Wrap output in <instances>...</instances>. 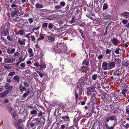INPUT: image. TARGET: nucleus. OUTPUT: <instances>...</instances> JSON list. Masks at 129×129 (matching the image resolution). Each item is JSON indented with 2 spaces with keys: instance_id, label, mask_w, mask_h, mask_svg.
<instances>
[{
  "instance_id": "obj_12",
  "label": "nucleus",
  "mask_w": 129,
  "mask_h": 129,
  "mask_svg": "<svg viewBox=\"0 0 129 129\" xmlns=\"http://www.w3.org/2000/svg\"><path fill=\"white\" fill-rule=\"evenodd\" d=\"M108 63L106 62H104L102 64V67L104 70H106L108 69Z\"/></svg>"
},
{
  "instance_id": "obj_13",
  "label": "nucleus",
  "mask_w": 129,
  "mask_h": 129,
  "mask_svg": "<svg viewBox=\"0 0 129 129\" xmlns=\"http://www.w3.org/2000/svg\"><path fill=\"white\" fill-rule=\"evenodd\" d=\"M61 118L62 119L66 121H70V118L68 116H62L61 117Z\"/></svg>"
},
{
  "instance_id": "obj_26",
  "label": "nucleus",
  "mask_w": 129,
  "mask_h": 129,
  "mask_svg": "<svg viewBox=\"0 0 129 129\" xmlns=\"http://www.w3.org/2000/svg\"><path fill=\"white\" fill-rule=\"evenodd\" d=\"M98 75L97 74H95L92 76V80H95L97 79Z\"/></svg>"
},
{
  "instance_id": "obj_20",
  "label": "nucleus",
  "mask_w": 129,
  "mask_h": 129,
  "mask_svg": "<svg viewBox=\"0 0 129 129\" xmlns=\"http://www.w3.org/2000/svg\"><path fill=\"white\" fill-rule=\"evenodd\" d=\"M54 27H56L54 26V25L51 23H49L48 25V28L50 29L51 30Z\"/></svg>"
},
{
  "instance_id": "obj_41",
  "label": "nucleus",
  "mask_w": 129,
  "mask_h": 129,
  "mask_svg": "<svg viewBox=\"0 0 129 129\" xmlns=\"http://www.w3.org/2000/svg\"><path fill=\"white\" fill-rule=\"evenodd\" d=\"M122 22L124 24H125L127 23L128 21L124 19H123Z\"/></svg>"
},
{
  "instance_id": "obj_50",
  "label": "nucleus",
  "mask_w": 129,
  "mask_h": 129,
  "mask_svg": "<svg viewBox=\"0 0 129 129\" xmlns=\"http://www.w3.org/2000/svg\"><path fill=\"white\" fill-rule=\"evenodd\" d=\"M110 118L111 120H114L115 117L114 116L112 115L110 116Z\"/></svg>"
},
{
  "instance_id": "obj_62",
  "label": "nucleus",
  "mask_w": 129,
  "mask_h": 129,
  "mask_svg": "<svg viewBox=\"0 0 129 129\" xmlns=\"http://www.w3.org/2000/svg\"><path fill=\"white\" fill-rule=\"evenodd\" d=\"M22 120L21 119H20L19 120L18 122V124L20 123L22 121Z\"/></svg>"
},
{
  "instance_id": "obj_52",
  "label": "nucleus",
  "mask_w": 129,
  "mask_h": 129,
  "mask_svg": "<svg viewBox=\"0 0 129 129\" xmlns=\"http://www.w3.org/2000/svg\"><path fill=\"white\" fill-rule=\"evenodd\" d=\"M25 63H23L21 64L20 66L22 68H24L25 67Z\"/></svg>"
},
{
  "instance_id": "obj_2",
  "label": "nucleus",
  "mask_w": 129,
  "mask_h": 129,
  "mask_svg": "<svg viewBox=\"0 0 129 129\" xmlns=\"http://www.w3.org/2000/svg\"><path fill=\"white\" fill-rule=\"evenodd\" d=\"M95 88V87L93 86L89 87L87 89V94L88 95H91V92L94 91Z\"/></svg>"
},
{
  "instance_id": "obj_22",
  "label": "nucleus",
  "mask_w": 129,
  "mask_h": 129,
  "mask_svg": "<svg viewBox=\"0 0 129 129\" xmlns=\"http://www.w3.org/2000/svg\"><path fill=\"white\" fill-rule=\"evenodd\" d=\"M8 32V31L7 30H3L2 33V34L1 35L2 37L3 36H6L7 35Z\"/></svg>"
},
{
  "instance_id": "obj_48",
  "label": "nucleus",
  "mask_w": 129,
  "mask_h": 129,
  "mask_svg": "<svg viewBox=\"0 0 129 129\" xmlns=\"http://www.w3.org/2000/svg\"><path fill=\"white\" fill-rule=\"evenodd\" d=\"M106 54H108L111 53V51L110 50L108 49L106 50Z\"/></svg>"
},
{
  "instance_id": "obj_17",
  "label": "nucleus",
  "mask_w": 129,
  "mask_h": 129,
  "mask_svg": "<svg viewBox=\"0 0 129 129\" xmlns=\"http://www.w3.org/2000/svg\"><path fill=\"white\" fill-rule=\"evenodd\" d=\"M48 23L45 22L43 23L42 25V27L45 30H46L47 29Z\"/></svg>"
},
{
  "instance_id": "obj_5",
  "label": "nucleus",
  "mask_w": 129,
  "mask_h": 129,
  "mask_svg": "<svg viewBox=\"0 0 129 129\" xmlns=\"http://www.w3.org/2000/svg\"><path fill=\"white\" fill-rule=\"evenodd\" d=\"M9 92V91L8 90H6L3 93H0V98H3L6 96Z\"/></svg>"
},
{
  "instance_id": "obj_54",
  "label": "nucleus",
  "mask_w": 129,
  "mask_h": 129,
  "mask_svg": "<svg viewBox=\"0 0 129 129\" xmlns=\"http://www.w3.org/2000/svg\"><path fill=\"white\" fill-rule=\"evenodd\" d=\"M54 51L55 53H60L59 50H58V49H54ZM53 51H54V50Z\"/></svg>"
},
{
  "instance_id": "obj_18",
  "label": "nucleus",
  "mask_w": 129,
  "mask_h": 129,
  "mask_svg": "<svg viewBox=\"0 0 129 129\" xmlns=\"http://www.w3.org/2000/svg\"><path fill=\"white\" fill-rule=\"evenodd\" d=\"M13 80L15 81V82H17V83L19 82V77L17 76H15L13 78Z\"/></svg>"
},
{
  "instance_id": "obj_56",
  "label": "nucleus",
  "mask_w": 129,
  "mask_h": 129,
  "mask_svg": "<svg viewBox=\"0 0 129 129\" xmlns=\"http://www.w3.org/2000/svg\"><path fill=\"white\" fill-rule=\"evenodd\" d=\"M39 63L38 62H36L35 63L34 65L36 67H38L39 65Z\"/></svg>"
},
{
  "instance_id": "obj_4",
  "label": "nucleus",
  "mask_w": 129,
  "mask_h": 129,
  "mask_svg": "<svg viewBox=\"0 0 129 129\" xmlns=\"http://www.w3.org/2000/svg\"><path fill=\"white\" fill-rule=\"evenodd\" d=\"M116 66L115 63L114 62H110L108 63V69L113 68Z\"/></svg>"
},
{
  "instance_id": "obj_3",
  "label": "nucleus",
  "mask_w": 129,
  "mask_h": 129,
  "mask_svg": "<svg viewBox=\"0 0 129 129\" xmlns=\"http://www.w3.org/2000/svg\"><path fill=\"white\" fill-rule=\"evenodd\" d=\"M15 60V58L13 57L11 59L9 58H5L4 59V61L6 63H12Z\"/></svg>"
},
{
  "instance_id": "obj_33",
  "label": "nucleus",
  "mask_w": 129,
  "mask_h": 129,
  "mask_svg": "<svg viewBox=\"0 0 129 129\" xmlns=\"http://www.w3.org/2000/svg\"><path fill=\"white\" fill-rule=\"evenodd\" d=\"M7 39L10 42H13L14 41V39H12V37H11L10 36H8L7 37Z\"/></svg>"
},
{
  "instance_id": "obj_27",
  "label": "nucleus",
  "mask_w": 129,
  "mask_h": 129,
  "mask_svg": "<svg viewBox=\"0 0 129 129\" xmlns=\"http://www.w3.org/2000/svg\"><path fill=\"white\" fill-rule=\"evenodd\" d=\"M68 126L67 124H63L60 127V129H66L67 128Z\"/></svg>"
},
{
  "instance_id": "obj_28",
  "label": "nucleus",
  "mask_w": 129,
  "mask_h": 129,
  "mask_svg": "<svg viewBox=\"0 0 129 129\" xmlns=\"http://www.w3.org/2000/svg\"><path fill=\"white\" fill-rule=\"evenodd\" d=\"M44 35L43 34H40V38L38 39V41H39L40 40H43L44 38Z\"/></svg>"
},
{
  "instance_id": "obj_58",
  "label": "nucleus",
  "mask_w": 129,
  "mask_h": 129,
  "mask_svg": "<svg viewBox=\"0 0 129 129\" xmlns=\"http://www.w3.org/2000/svg\"><path fill=\"white\" fill-rule=\"evenodd\" d=\"M126 114L127 115H129V108H127L126 111Z\"/></svg>"
},
{
  "instance_id": "obj_34",
  "label": "nucleus",
  "mask_w": 129,
  "mask_h": 129,
  "mask_svg": "<svg viewBox=\"0 0 129 129\" xmlns=\"http://www.w3.org/2000/svg\"><path fill=\"white\" fill-rule=\"evenodd\" d=\"M76 20V18L74 16H73L70 22L71 23H73L75 22Z\"/></svg>"
},
{
  "instance_id": "obj_8",
  "label": "nucleus",
  "mask_w": 129,
  "mask_h": 129,
  "mask_svg": "<svg viewBox=\"0 0 129 129\" xmlns=\"http://www.w3.org/2000/svg\"><path fill=\"white\" fill-rule=\"evenodd\" d=\"M88 69V66L86 67L84 66H83L81 67L80 71L81 72H86Z\"/></svg>"
},
{
  "instance_id": "obj_9",
  "label": "nucleus",
  "mask_w": 129,
  "mask_h": 129,
  "mask_svg": "<svg viewBox=\"0 0 129 129\" xmlns=\"http://www.w3.org/2000/svg\"><path fill=\"white\" fill-rule=\"evenodd\" d=\"M122 16L124 18H129V13L127 11L123 12Z\"/></svg>"
},
{
  "instance_id": "obj_51",
  "label": "nucleus",
  "mask_w": 129,
  "mask_h": 129,
  "mask_svg": "<svg viewBox=\"0 0 129 129\" xmlns=\"http://www.w3.org/2000/svg\"><path fill=\"white\" fill-rule=\"evenodd\" d=\"M30 33L29 34H27L25 36V37L28 38L29 39L30 38V37H29V36L30 35Z\"/></svg>"
},
{
  "instance_id": "obj_59",
  "label": "nucleus",
  "mask_w": 129,
  "mask_h": 129,
  "mask_svg": "<svg viewBox=\"0 0 129 129\" xmlns=\"http://www.w3.org/2000/svg\"><path fill=\"white\" fill-rule=\"evenodd\" d=\"M8 110L9 112H11L12 111V109L11 107H9L8 108Z\"/></svg>"
},
{
  "instance_id": "obj_24",
  "label": "nucleus",
  "mask_w": 129,
  "mask_h": 129,
  "mask_svg": "<svg viewBox=\"0 0 129 129\" xmlns=\"http://www.w3.org/2000/svg\"><path fill=\"white\" fill-rule=\"evenodd\" d=\"M35 6L36 7V8H42L43 7V5L39 3L36 4Z\"/></svg>"
},
{
  "instance_id": "obj_32",
  "label": "nucleus",
  "mask_w": 129,
  "mask_h": 129,
  "mask_svg": "<svg viewBox=\"0 0 129 129\" xmlns=\"http://www.w3.org/2000/svg\"><path fill=\"white\" fill-rule=\"evenodd\" d=\"M18 11H16L15 12H12L11 13V16L12 17L14 16L15 15L17 14L18 12Z\"/></svg>"
},
{
  "instance_id": "obj_49",
  "label": "nucleus",
  "mask_w": 129,
  "mask_h": 129,
  "mask_svg": "<svg viewBox=\"0 0 129 129\" xmlns=\"http://www.w3.org/2000/svg\"><path fill=\"white\" fill-rule=\"evenodd\" d=\"M103 57V55H100L98 57V59L99 60H100Z\"/></svg>"
},
{
  "instance_id": "obj_10",
  "label": "nucleus",
  "mask_w": 129,
  "mask_h": 129,
  "mask_svg": "<svg viewBox=\"0 0 129 129\" xmlns=\"http://www.w3.org/2000/svg\"><path fill=\"white\" fill-rule=\"evenodd\" d=\"M5 88L9 90L10 91L12 90L13 87L12 86H10L9 83H7L5 86Z\"/></svg>"
},
{
  "instance_id": "obj_1",
  "label": "nucleus",
  "mask_w": 129,
  "mask_h": 129,
  "mask_svg": "<svg viewBox=\"0 0 129 129\" xmlns=\"http://www.w3.org/2000/svg\"><path fill=\"white\" fill-rule=\"evenodd\" d=\"M114 75L115 76H117L116 78H117V80H119L120 77H121L122 75L121 72L119 70H116L114 72Z\"/></svg>"
},
{
  "instance_id": "obj_38",
  "label": "nucleus",
  "mask_w": 129,
  "mask_h": 129,
  "mask_svg": "<svg viewBox=\"0 0 129 129\" xmlns=\"http://www.w3.org/2000/svg\"><path fill=\"white\" fill-rule=\"evenodd\" d=\"M15 74V73L14 72H10L8 74V75L11 76H13Z\"/></svg>"
},
{
  "instance_id": "obj_36",
  "label": "nucleus",
  "mask_w": 129,
  "mask_h": 129,
  "mask_svg": "<svg viewBox=\"0 0 129 129\" xmlns=\"http://www.w3.org/2000/svg\"><path fill=\"white\" fill-rule=\"evenodd\" d=\"M48 39L49 41L51 42H53L55 40L54 38L51 36L48 37Z\"/></svg>"
},
{
  "instance_id": "obj_16",
  "label": "nucleus",
  "mask_w": 129,
  "mask_h": 129,
  "mask_svg": "<svg viewBox=\"0 0 129 129\" xmlns=\"http://www.w3.org/2000/svg\"><path fill=\"white\" fill-rule=\"evenodd\" d=\"M103 17L104 18L108 19L111 18V16L109 14H104L103 15Z\"/></svg>"
},
{
  "instance_id": "obj_46",
  "label": "nucleus",
  "mask_w": 129,
  "mask_h": 129,
  "mask_svg": "<svg viewBox=\"0 0 129 129\" xmlns=\"http://www.w3.org/2000/svg\"><path fill=\"white\" fill-rule=\"evenodd\" d=\"M55 9H61V7L60 6V5H58L55 6Z\"/></svg>"
},
{
  "instance_id": "obj_55",
  "label": "nucleus",
  "mask_w": 129,
  "mask_h": 129,
  "mask_svg": "<svg viewBox=\"0 0 129 129\" xmlns=\"http://www.w3.org/2000/svg\"><path fill=\"white\" fill-rule=\"evenodd\" d=\"M9 102V100L8 99H6L4 100L3 102L4 103H7Z\"/></svg>"
},
{
  "instance_id": "obj_43",
  "label": "nucleus",
  "mask_w": 129,
  "mask_h": 129,
  "mask_svg": "<svg viewBox=\"0 0 129 129\" xmlns=\"http://www.w3.org/2000/svg\"><path fill=\"white\" fill-rule=\"evenodd\" d=\"M65 3L64 2H61L60 3V6L63 7L64 6H65Z\"/></svg>"
},
{
  "instance_id": "obj_6",
  "label": "nucleus",
  "mask_w": 129,
  "mask_h": 129,
  "mask_svg": "<svg viewBox=\"0 0 129 129\" xmlns=\"http://www.w3.org/2000/svg\"><path fill=\"white\" fill-rule=\"evenodd\" d=\"M31 92V90L29 88L27 89V90H26L25 93L23 94L22 96L23 99H24V98L25 97L29 95Z\"/></svg>"
},
{
  "instance_id": "obj_45",
  "label": "nucleus",
  "mask_w": 129,
  "mask_h": 129,
  "mask_svg": "<svg viewBox=\"0 0 129 129\" xmlns=\"http://www.w3.org/2000/svg\"><path fill=\"white\" fill-rule=\"evenodd\" d=\"M28 20L29 21V23L30 24H31V23H32L33 22V20L32 18H30L28 19Z\"/></svg>"
},
{
  "instance_id": "obj_42",
  "label": "nucleus",
  "mask_w": 129,
  "mask_h": 129,
  "mask_svg": "<svg viewBox=\"0 0 129 129\" xmlns=\"http://www.w3.org/2000/svg\"><path fill=\"white\" fill-rule=\"evenodd\" d=\"M85 79L83 78H81L80 80L81 81V84H83L84 82H85Z\"/></svg>"
},
{
  "instance_id": "obj_60",
  "label": "nucleus",
  "mask_w": 129,
  "mask_h": 129,
  "mask_svg": "<svg viewBox=\"0 0 129 129\" xmlns=\"http://www.w3.org/2000/svg\"><path fill=\"white\" fill-rule=\"evenodd\" d=\"M119 49H118L117 50L115 51V52L116 54H118L119 53Z\"/></svg>"
},
{
  "instance_id": "obj_35",
  "label": "nucleus",
  "mask_w": 129,
  "mask_h": 129,
  "mask_svg": "<svg viewBox=\"0 0 129 129\" xmlns=\"http://www.w3.org/2000/svg\"><path fill=\"white\" fill-rule=\"evenodd\" d=\"M15 126L17 129H23L21 126L19 124H16Z\"/></svg>"
},
{
  "instance_id": "obj_25",
  "label": "nucleus",
  "mask_w": 129,
  "mask_h": 129,
  "mask_svg": "<svg viewBox=\"0 0 129 129\" xmlns=\"http://www.w3.org/2000/svg\"><path fill=\"white\" fill-rule=\"evenodd\" d=\"M108 5L106 3H105L103 5V9L104 11L105 9H107L108 8Z\"/></svg>"
},
{
  "instance_id": "obj_47",
  "label": "nucleus",
  "mask_w": 129,
  "mask_h": 129,
  "mask_svg": "<svg viewBox=\"0 0 129 129\" xmlns=\"http://www.w3.org/2000/svg\"><path fill=\"white\" fill-rule=\"evenodd\" d=\"M75 97L76 100H77L78 99V94L76 92H75Z\"/></svg>"
},
{
  "instance_id": "obj_61",
  "label": "nucleus",
  "mask_w": 129,
  "mask_h": 129,
  "mask_svg": "<svg viewBox=\"0 0 129 129\" xmlns=\"http://www.w3.org/2000/svg\"><path fill=\"white\" fill-rule=\"evenodd\" d=\"M124 127L126 128H128L129 127V124L128 123H126L125 125H124Z\"/></svg>"
},
{
  "instance_id": "obj_30",
  "label": "nucleus",
  "mask_w": 129,
  "mask_h": 129,
  "mask_svg": "<svg viewBox=\"0 0 129 129\" xmlns=\"http://www.w3.org/2000/svg\"><path fill=\"white\" fill-rule=\"evenodd\" d=\"M89 64V62L86 61L85 60H84L82 62L83 66H87Z\"/></svg>"
},
{
  "instance_id": "obj_57",
  "label": "nucleus",
  "mask_w": 129,
  "mask_h": 129,
  "mask_svg": "<svg viewBox=\"0 0 129 129\" xmlns=\"http://www.w3.org/2000/svg\"><path fill=\"white\" fill-rule=\"evenodd\" d=\"M40 27H38L37 28H33L32 29V31H34L35 30H39V29Z\"/></svg>"
},
{
  "instance_id": "obj_44",
  "label": "nucleus",
  "mask_w": 129,
  "mask_h": 129,
  "mask_svg": "<svg viewBox=\"0 0 129 129\" xmlns=\"http://www.w3.org/2000/svg\"><path fill=\"white\" fill-rule=\"evenodd\" d=\"M129 76V75L128 74V73H127V74L124 77V81L125 82H126L128 78L127 77V76Z\"/></svg>"
},
{
  "instance_id": "obj_11",
  "label": "nucleus",
  "mask_w": 129,
  "mask_h": 129,
  "mask_svg": "<svg viewBox=\"0 0 129 129\" xmlns=\"http://www.w3.org/2000/svg\"><path fill=\"white\" fill-rule=\"evenodd\" d=\"M25 33L24 31L23 30H18L15 33V34L16 35H20V36L23 35Z\"/></svg>"
},
{
  "instance_id": "obj_64",
  "label": "nucleus",
  "mask_w": 129,
  "mask_h": 129,
  "mask_svg": "<svg viewBox=\"0 0 129 129\" xmlns=\"http://www.w3.org/2000/svg\"><path fill=\"white\" fill-rule=\"evenodd\" d=\"M16 7V5L14 4H13L11 6V7L13 8L15 7Z\"/></svg>"
},
{
  "instance_id": "obj_7",
  "label": "nucleus",
  "mask_w": 129,
  "mask_h": 129,
  "mask_svg": "<svg viewBox=\"0 0 129 129\" xmlns=\"http://www.w3.org/2000/svg\"><path fill=\"white\" fill-rule=\"evenodd\" d=\"M18 43L20 45H24L25 44V42L26 41L25 39H23L22 40L20 39L19 38L18 39Z\"/></svg>"
},
{
  "instance_id": "obj_15",
  "label": "nucleus",
  "mask_w": 129,
  "mask_h": 129,
  "mask_svg": "<svg viewBox=\"0 0 129 129\" xmlns=\"http://www.w3.org/2000/svg\"><path fill=\"white\" fill-rule=\"evenodd\" d=\"M40 66L41 68L44 69L46 67V64L44 62H42L40 63Z\"/></svg>"
},
{
  "instance_id": "obj_29",
  "label": "nucleus",
  "mask_w": 129,
  "mask_h": 129,
  "mask_svg": "<svg viewBox=\"0 0 129 129\" xmlns=\"http://www.w3.org/2000/svg\"><path fill=\"white\" fill-rule=\"evenodd\" d=\"M18 89L21 92H22L24 91V90L23 89V86L22 84H21L18 87Z\"/></svg>"
},
{
  "instance_id": "obj_53",
  "label": "nucleus",
  "mask_w": 129,
  "mask_h": 129,
  "mask_svg": "<svg viewBox=\"0 0 129 129\" xmlns=\"http://www.w3.org/2000/svg\"><path fill=\"white\" fill-rule=\"evenodd\" d=\"M11 37H12V38L13 39H14V41L15 40V38H17V37H16V36L15 35H12L11 36Z\"/></svg>"
},
{
  "instance_id": "obj_40",
  "label": "nucleus",
  "mask_w": 129,
  "mask_h": 129,
  "mask_svg": "<svg viewBox=\"0 0 129 129\" xmlns=\"http://www.w3.org/2000/svg\"><path fill=\"white\" fill-rule=\"evenodd\" d=\"M37 73H38L40 77L41 78H42L43 77V74L41 72H40L39 71H37Z\"/></svg>"
},
{
  "instance_id": "obj_14",
  "label": "nucleus",
  "mask_w": 129,
  "mask_h": 129,
  "mask_svg": "<svg viewBox=\"0 0 129 129\" xmlns=\"http://www.w3.org/2000/svg\"><path fill=\"white\" fill-rule=\"evenodd\" d=\"M112 42L113 43L114 45H116L119 44L120 43V41L119 40L116 39L114 38L113 39Z\"/></svg>"
},
{
  "instance_id": "obj_19",
  "label": "nucleus",
  "mask_w": 129,
  "mask_h": 129,
  "mask_svg": "<svg viewBox=\"0 0 129 129\" xmlns=\"http://www.w3.org/2000/svg\"><path fill=\"white\" fill-rule=\"evenodd\" d=\"M34 121L35 125H37L39 124L40 121L39 120V119H35L34 120Z\"/></svg>"
},
{
  "instance_id": "obj_37",
  "label": "nucleus",
  "mask_w": 129,
  "mask_h": 129,
  "mask_svg": "<svg viewBox=\"0 0 129 129\" xmlns=\"http://www.w3.org/2000/svg\"><path fill=\"white\" fill-rule=\"evenodd\" d=\"M24 86L26 87H29V83L27 82H24L23 83Z\"/></svg>"
},
{
  "instance_id": "obj_39",
  "label": "nucleus",
  "mask_w": 129,
  "mask_h": 129,
  "mask_svg": "<svg viewBox=\"0 0 129 129\" xmlns=\"http://www.w3.org/2000/svg\"><path fill=\"white\" fill-rule=\"evenodd\" d=\"M30 40L32 41H35L36 40V38L34 36H31L30 37Z\"/></svg>"
},
{
  "instance_id": "obj_23",
  "label": "nucleus",
  "mask_w": 129,
  "mask_h": 129,
  "mask_svg": "<svg viewBox=\"0 0 129 129\" xmlns=\"http://www.w3.org/2000/svg\"><path fill=\"white\" fill-rule=\"evenodd\" d=\"M28 52L30 54L29 57H33L34 56V54L32 52V49H28Z\"/></svg>"
},
{
  "instance_id": "obj_31",
  "label": "nucleus",
  "mask_w": 129,
  "mask_h": 129,
  "mask_svg": "<svg viewBox=\"0 0 129 129\" xmlns=\"http://www.w3.org/2000/svg\"><path fill=\"white\" fill-rule=\"evenodd\" d=\"M127 89H124L122 91V94L124 96H125L126 94L125 93L127 92Z\"/></svg>"
},
{
  "instance_id": "obj_63",
  "label": "nucleus",
  "mask_w": 129,
  "mask_h": 129,
  "mask_svg": "<svg viewBox=\"0 0 129 129\" xmlns=\"http://www.w3.org/2000/svg\"><path fill=\"white\" fill-rule=\"evenodd\" d=\"M43 115V113L42 111H41L39 114V116L41 117Z\"/></svg>"
},
{
  "instance_id": "obj_21",
  "label": "nucleus",
  "mask_w": 129,
  "mask_h": 129,
  "mask_svg": "<svg viewBox=\"0 0 129 129\" xmlns=\"http://www.w3.org/2000/svg\"><path fill=\"white\" fill-rule=\"evenodd\" d=\"M37 113V111L35 110H33L30 112V113L32 115H33V116H35Z\"/></svg>"
}]
</instances>
